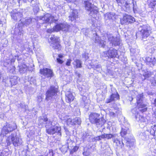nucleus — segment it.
I'll use <instances>...</instances> for the list:
<instances>
[{"label":"nucleus","instance_id":"nucleus-36","mask_svg":"<svg viewBox=\"0 0 156 156\" xmlns=\"http://www.w3.org/2000/svg\"><path fill=\"white\" fill-rule=\"evenodd\" d=\"M128 129H129L128 128H127L126 129H124L123 128H122V131L120 133V134L122 137L126 135L127 133V131Z\"/></svg>","mask_w":156,"mask_h":156},{"label":"nucleus","instance_id":"nucleus-46","mask_svg":"<svg viewBox=\"0 0 156 156\" xmlns=\"http://www.w3.org/2000/svg\"><path fill=\"white\" fill-rule=\"evenodd\" d=\"M83 57L86 60L88 58V54L87 53H84L83 54Z\"/></svg>","mask_w":156,"mask_h":156},{"label":"nucleus","instance_id":"nucleus-18","mask_svg":"<svg viewBox=\"0 0 156 156\" xmlns=\"http://www.w3.org/2000/svg\"><path fill=\"white\" fill-rule=\"evenodd\" d=\"M95 43H98L99 45L102 47H104L106 45L107 40L105 39V41L102 39H100L99 37L97 35V34L95 33Z\"/></svg>","mask_w":156,"mask_h":156},{"label":"nucleus","instance_id":"nucleus-45","mask_svg":"<svg viewBox=\"0 0 156 156\" xmlns=\"http://www.w3.org/2000/svg\"><path fill=\"white\" fill-rule=\"evenodd\" d=\"M72 60L70 59H68L66 63V65L67 66H69L70 65Z\"/></svg>","mask_w":156,"mask_h":156},{"label":"nucleus","instance_id":"nucleus-47","mask_svg":"<svg viewBox=\"0 0 156 156\" xmlns=\"http://www.w3.org/2000/svg\"><path fill=\"white\" fill-rule=\"evenodd\" d=\"M151 84L154 86H156V76H155L154 80L152 81Z\"/></svg>","mask_w":156,"mask_h":156},{"label":"nucleus","instance_id":"nucleus-25","mask_svg":"<svg viewBox=\"0 0 156 156\" xmlns=\"http://www.w3.org/2000/svg\"><path fill=\"white\" fill-rule=\"evenodd\" d=\"M78 11L76 10H74L72 13L69 16V19L71 21L74 20L77 17Z\"/></svg>","mask_w":156,"mask_h":156},{"label":"nucleus","instance_id":"nucleus-22","mask_svg":"<svg viewBox=\"0 0 156 156\" xmlns=\"http://www.w3.org/2000/svg\"><path fill=\"white\" fill-rule=\"evenodd\" d=\"M40 20L45 21V22L47 23L49 22L50 20L52 21L53 17H52L51 14L49 13H47L43 16L40 17Z\"/></svg>","mask_w":156,"mask_h":156},{"label":"nucleus","instance_id":"nucleus-34","mask_svg":"<svg viewBox=\"0 0 156 156\" xmlns=\"http://www.w3.org/2000/svg\"><path fill=\"white\" fill-rule=\"evenodd\" d=\"M15 61L14 59H11L10 60V59H8L7 61H5L4 62V65L5 66H7L9 64L11 63L12 62H14Z\"/></svg>","mask_w":156,"mask_h":156},{"label":"nucleus","instance_id":"nucleus-4","mask_svg":"<svg viewBox=\"0 0 156 156\" xmlns=\"http://www.w3.org/2000/svg\"><path fill=\"white\" fill-rule=\"evenodd\" d=\"M85 9L90 12V14L94 18H96L98 13V8L88 1L85 2Z\"/></svg>","mask_w":156,"mask_h":156},{"label":"nucleus","instance_id":"nucleus-35","mask_svg":"<svg viewBox=\"0 0 156 156\" xmlns=\"http://www.w3.org/2000/svg\"><path fill=\"white\" fill-rule=\"evenodd\" d=\"M151 72L147 71H146V72H145L143 74V76H144L145 79L148 78L151 76Z\"/></svg>","mask_w":156,"mask_h":156},{"label":"nucleus","instance_id":"nucleus-11","mask_svg":"<svg viewBox=\"0 0 156 156\" xmlns=\"http://www.w3.org/2000/svg\"><path fill=\"white\" fill-rule=\"evenodd\" d=\"M16 128V124H13V125L6 124L5 126L3 127L2 129L1 135L3 136H5L10 132H11Z\"/></svg>","mask_w":156,"mask_h":156},{"label":"nucleus","instance_id":"nucleus-31","mask_svg":"<svg viewBox=\"0 0 156 156\" xmlns=\"http://www.w3.org/2000/svg\"><path fill=\"white\" fill-rule=\"evenodd\" d=\"M10 81L12 86L16 85L18 83V78L16 76H14L10 78Z\"/></svg>","mask_w":156,"mask_h":156},{"label":"nucleus","instance_id":"nucleus-53","mask_svg":"<svg viewBox=\"0 0 156 156\" xmlns=\"http://www.w3.org/2000/svg\"><path fill=\"white\" fill-rule=\"evenodd\" d=\"M58 57L60 58H62L64 57V56L63 54H60L58 55Z\"/></svg>","mask_w":156,"mask_h":156},{"label":"nucleus","instance_id":"nucleus-5","mask_svg":"<svg viewBox=\"0 0 156 156\" xmlns=\"http://www.w3.org/2000/svg\"><path fill=\"white\" fill-rule=\"evenodd\" d=\"M134 93L135 95H137L136 99L138 109L142 112L146 111L147 110L146 106L142 102L143 94H138V92L136 91Z\"/></svg>","mask_w":156,"mask_h":156},{"label":"nucleus","instance_id":"nucleus-60","mask_svg":"<svg viewBox=\"0 0 156 156\" xmlns=\"http://www.w3.org/2000/svg\"><path fill=\"white\" fill-rule=\"evenodd\" d=\"M116 1H117V2L118 3H119V2H121L122 1H120V0H116Z\"/></svg>","mask_w":156,"mask_h":156},{"label":"nucleus","instance_id":"nucleus-15","mask_svg":"<svg viewBox=\"0 0 156 156\" xmlns=\"http://www.w3.org/2000/svg\"><path fill=\"white\" fill-rule=\"evenodd\" d=\"M135 21L134 18L130 15H125L123 16V18L121 20V23L124 24L125 23H132Z\"/></svg>","mask_w":156,"mask_h":156},{"label":"nucleus","instance_id":"nucleus-6","mask_svg":"<svg viewBox=\"0 0 156 156\" xmlns=\"http://www.w3.org/2000/svg\"><path fill=\"white\" fill-rule=\"evenodd\" d=\"M61 119L64 120L68 126H71L77 124L80 125L81 123L80 118L78 117H76L72 120L70 119L69 116L66 115L64 117H62Z\"/></svg>","mask_w":156,"mask_h":156},{"label":"nucleus","instance_id":"nucleus-20","mask_svg":"<svg viewBox=\"0 0 156 156\" xmlns=\"http://www.w3.org/2000/svg\"><path fill=\"white\" fill-rule=\"evenodd\" d=\"M74 99V96L72 93L69 91L66 92V100L67 102L69 103L73 101Z\"/></svg>","mask_w":156,"mask_h":156},{"label":"nucleus","instance_id":"nucleus-41","mask_svg":"<svg viewBox=\"0 0 156 156\" xmlns=\"http://www.w3.org/2000/svg\"><path fill=\"white\" fill-rule=\"evenodd\" d=\"M151 62H150V64H151H151L154 65L156 62V59L154 57L153 58H151Z\"/></svg>","mask_w":156,"mask_h":156},{"label":"nucleus","instance_id":"nucleus-38","mask_svg":"<svg viewBox=\"0 0 156 156\" xmlns=\"http://www.w3.org/2000/svg\"><path fill=\"white\" fill-rule=\"evenodd\" d=\"M146 60L147 64H148V65L151 66L150 62L151 61V58L149 57H147L146 59Z\"/></svg>","mask_w":156,"mask_h":156},{"label":"nucleus","instance_id":"nucleus-37","mask_svg":"<svg viewBox=\"0 0 156 156\" xmlns=\"http://www.w3.org/2000/svg\"><path fill=\"white\" fill-rule=\"evenodd\" d=\"M79 89L80 91H83V92H86V90L87 89L85 86L84 85H80L79 87Z\"/></svg>","mask_w":156,"mask_h":156},{"label":"nucleus","instance_id":"nucleus-52","mask_svg":"<svg viewBox=\"0 0 156 156\" xmlns=\"http://www.w3.org/2000/svg\"><path fill=\"white\" fill-rule=\"evenodd\" d=\"M126 8V10H129V8H130V4H129L128 5H127V6H126L125 7Z\"/></svg>","mask_w":156,"mask_h":156},{"label":"nucleus","instance_id":"nucleus-26","mask_svg":"<svg viewBox=\"0 0 156 156\" xmlns=\"http://www.w3.org/2000/svg\"><path fill=\"white\" fill-rule=\"evenodd\" d=\"M116 16L114 13H107L105 15V19H112L114 20L115 19Z\"/></svg>","mask_w":156,"mask_h":156},{"label":"nucleus","instance_id":"nucleus-49","mask_svg":"<svg viewBox=\"0 0 156 156\" xmlns=\"http://www.w3.org/2000/svg\"><path fill=\"white\" fill-rule=\"evenodd\" d=\"M130 4L128 2V1H126L125 3L123 4V5L125 6V7L127 6V5H128L129 4Z\"/></svg>","mask_w":156,"mask_h":156},{"label":"nucleus","instance_id":"nucleus-23","mask_svg":"<svg viewBox=\"0 0 156 156\" xmlns=\"http://www.w3.org/2000/svg\"><path fill=\"white\" fill-rule=\"evenodd\" d=\"M119 98V95L117 92H116V94H112L110 98L107 100L106 102L107 103H108L112 101H115Z\"/></svg>","mask_w":156,"mask_h":156},{"label":"nucleus","instance_id":"nucleus-19","mask_svg":"<svg viewBox=\"0 0 156 156\" xmlns=\"http://www.w3.org/2000/svg\"><path fill=\"white\" fill-rule=\"evenodd\" d=\"M32 20V19L30 18H27V19H21L20 20L18 26L20 25V26H22L23 25L27 26L31 23Z\"/></svg>","mask_w":156,"mask_h":156},{"label":"nucleus","instance_id":"nucleus-33","mask_svg":"<svg viewBox=\"0 0 156 156\" xmlns=\"http://www.w3.org/2000/svg\"><path fill=\"white\" fill-rule=\"evenodd\" d=\"M149 5L150 7L154 9L155 6H156V0H151Z\"/></svg>","mask_w":156,"mask_h":156},{"label":"nucleus","instance_id":"nucleus-1","mask_svg":"<svg viewBox=\"0 0 156 156\" xmlns=\"http://www.w3.org/2000/svg\"><path fill=\"white\" fill-rule=\"evenodd\" d=\"M48 119L46 116L43 117V118L41 117L39 118V123L41 124L43 123L44 122H46L47 124L46 125V132L49 134H53L55 133H58L61 134L60 131L61 130L60 126L58 125H55V122H50L48 121Z\"/></svg>","mask_w":156,"mask_h":156},{"label":"nucleus","instance_id":"nucleus-12","mask_svg":"<svg viewBox=\"0 0 156 156\" xmlns=\"http://www.w3.org/2000/svg\"><path fill=\"white\" fill-rule=\"evenodd\" d=\"M41 74L43 75L45 77L51 78L53 76V73L52 70L46 68H44L40 70Z\"/></svg>","mask_w":156,"mask_h":156},{"label":"nucleus","instance_id":"nucleus-61","mask_svg":"<svg viewBox=\"0 0 156 156\" xmlns=\"http://www.w3.org/2000/svg\"><path fill=\"white\" fill-rule=\"evenodd\" d=\"M23 33L22 32H21L20 31L18 33V34L20 35H21V34H22Z\"/></svg>","mask_w":156,"mask_h":156},{"label":"nucleus","instance_id":"nucleus-44","mask_svg":"<svg viewBox=\"0 0 156 156\" xmlns=\"http://www.w3.org/2000/svg\"><path fill=\"white\" fill-rule=\"evenodd\" d=\"M54 31H56L54 29V27H53V29H48L47 30V32L50 33H51L52 32Z\"/></svg>","mask_w":156,"mask_h":156},{"label":"nucleus","instance_id":"nucleus-62","mask_svg":"<svg viewBox=\"0 0 156 156\" xmlns=\"http://www.w3.org/2000/svg\"><path fill=\"white\" fill-rule=\"evenodd\" d=\"M15 67L14 66H13L12 69L13 70H15Z\"/></svg>","mask_w":156,"mask_h":156},{"label":"nucleus","instance_id":"nucleus-32","mask_svg":"<svg viewBox=\"0 0 156 156\" xmlns=\"http://www.w3.org/2000/svg\"><path fill=\"white\" fill-rule=\"evenodd\" d=\"M131 55H137L139 52V50L138 49H134L133 48H131L130 49Z\"/></svg>","mask_w":156,"mask_h":156},{"label":"nucleus","instance_id":"nucleus-56","mask_svg":"<svg viewBox=\"0 0 156 156\" xmlns=\"http://www.w3.org/2000/svg\"><path fill=\"white\" fill-rule=\"evenodd\" d=\"M76 0H69V2H74L76 1Z\"/></svg>","mask_w":156,"mask_h":156},{"label":"nucleus","instance_id":"nucleus-24","mask_svg":"<svg viewBox=\"0 0 156 156\" xmlns=\"http://www.w3.org/2000/svg\"><path fill=\"white\" fill-rule=\"evenodd\" d=\"M135 118L137 121L141 122H146L147 121V119H146L143 116L140 115L138 113L135 115Z\"/></svg>","mask_w":156,"mask_h":156},{"label":"nucleus","instance_id":"nucleus-10","mask_svg":"<svg viewBox=\"0 0 156 156\" xmlns=\"http://www.w3.org/2000/svg\"><path fill=\"white\" fill-rule=\"evenodd\" d=\"M58 90V87L52 86L51 87L46 93V100L48 101L52 98V97L57 94Z\"/></svg>","mask_w":156,"mask_h":156},{"label":"nucleus","instance_id":"nucleus-9","mask_svg":"<svg viewBox=\"0 0 156 156\" xmlns=\"http://www.w3.org/2000/svg\"><path fill=\"white\" fill-rule=\"evenodd\" d=\"M107 37L108 40L112 44V45L116 46L119 45L120 44V39L118 37L113 36L112 34H109L106 35L102 38L104 39V38Z\"/></svg>","mask_w":156,"mask_h":156},{"label":"nucleus","instance_id":"nucleus-27","mask_svg":"<svg viewBox=\"0 0 156 156\" xmlns=\"http://www.w3.org/2000/svg\"><path fill=\"white\" fill-rule=\"evenodd\" d=\"M126 146L128 147L129 150L130 149L131 147L134 144V140L133 139L128 138L126 140Z\"/></svg>","mask_w":156,"mask_h":156},{"label":"nucleus","instance_id":"nucleus-28","mask_svg":"<svg viewBox=\"0 0 156 156\" xmlns=\"http://www.w3.org/2000/svg\"><path fill=\"white\" fill-rule=\"evenodd\" d=\"M133 11L134 13H138L142 17L145 16V12L144 11L140 10L139 8L135 7L134 3H133Z\"/></svg>","mask_w":156,"mask_h":156},{"label":"nucleus","instance_id":"nucleus-17","mask_svg":"<svg viewBox=\"0 0 156 156\" xmlns=\"http://www.w3.org/2000/svg\"><path fill=\"white\" fill-rule=\"evenodd\" d=\"M11 15L12 18L14 20L19 19L23 16L21 12H19L16 9L13 10L11 12Z\"/></svg>","mask_w":156,"mask_h":156},{"label":"nucleus","instance_id":"nucleus-14","mask_svg":"<svg viewBox=\"0 0 156 156\" xmlns=\"http://www.w3.org/2000/svg\"><path fill=\"white\" fill-rule=\"evenodd\" d=\"M104 56L105 57L108 56V58H114L119 57L118 55L117 51L114 49L110 48L108 51V54L105 52L104 53Z\"/></svg>","mask_w":156,"mask_h":156},{"label":"nucleus","instance_id":"nucleus-64","mask_svg":"<svg viewBox=\"0 0 156 156\" xmlns=\"http://www.w3.org/2000/svg\"><path fill=\"white\" fill-rule=\"evenodd\" d=\"M86 98L85 97H83V99H84Z\"/></svg>","mask_w":156,"mask_h":156},{"label":"nucleus","instance_id":"nucleus-54","mask_svg":"<svg viewBox=\"0 0 156 156\" xmlns=\"http://www.w3.org/2000/svg\"><path fill=\"white\" fill-rule=\"evenodd\" d=\"M92 26L95 27H97V25L96 23H95V22H94L93 24H92Z\"/></svg>","mask_w":156,"mask_h":156},{"label":"nucleus","instance_id":"nucleus-40","mask_svg":"<svg viewBox=\"0 0 156 156\" xmlns=\"http://www.w3.org/2000/svg\"><path fill=\"white\" fill-rule=\"evenodd\" d=\"M34 11L35 13H37L39 11V8L37 5L35 6L34 8Z\"/></svg>","mask_w":156,"mask_h":156},{"label":"nucleus","instance_id":"nucleus-57","mask_svg":"<svg viewBox=\"0 0 156 156\" xmlns=\"http://www.w3.org/2000/svg\"><path fill=\"white\" fill-rule=\"evenodd\" d=\"M154 104L155 106H156V98L154 100Z\"/></svg>","mask_w":156,"mask_h":156},{"label":"nucleus","instance_id":"nucleus-29","mask_svg":"<svg viewBox=\"0 0 156 156\" xmlns=\"http://www.w3.org/2000/svg\"><path fill=\"white\" fill-rule=\"evenodd\" d=\"M73 64L75 67L80 68L82 67V63L80 60L79 59H76L74 61Z\"/></svg>","mask_w":156,"mask_h":156},{"label":"nucleus","instance_id":"nucleus-42","mask_svg":"<svg viewBox=\"0 0 156 156\" xmlns=\"http://www.w3.org/2000/svg\"><path fill=\"white\" fill-rule=\"evenodd\" d=\"M79 147L78 146H76L74 147L72 149L71 151V153H73L74 152H75L76 151L79 149Z\"/></svg>","mask_w":156,"mask_h":156},{"label":"nucleus","instance_id":"nucleus-58","mask_svg":"<svg viewBox=\"0 0 156 156\" xmlns=\"http://www.w3.org/2000/svg\"><path fill=\"white\" fill-rule=\"evenodd\" d=\"M154 114L155 115V118L156 119V110L154 111Z\"/></svg>","mask_w":156,"mask_h":156},{"label":"nucleus","instance_id":"nucleus-2","mask_svg":"<svg viewBox=\"0 0 156 156\" xmlns=\"http://www.w3.org/2000/svg\"><path fill=\"white\" fill-rule=\"evenodd\" d=\"M6 142L8 145H10L12 143L15 147L18 146L22 143L21 140L19 139L16 133L9 136L7 139Z\"/></svg>","mask_w":156,"mask_h":156},{"label":"nucleus","instance_id":"nucleus-59","mask_svg":"<svg viewBox=\"0 0 156 156\" xmlns=\"http://www.w3.org/2000/svg\"><path fill=\"white\" fill-rule=\"evenodd\" d=\"M24 2H26V1H25V0H23ZM33 0H28L29 2H31Z\"/></svg>","mask_w":156,"mask_h":156},{"label":"nucleus","instance_id":"nucleus-13","mask_svg":"<svg viewBox=\"0 0 156 156\" xmlns=\"http://www.w3.org/2000/svg\"><path fill=\"white\" fill-rule=\"evenodd\" d=\"M69 28V25L66 23L58 24L54 26V29L56 32H58L61 30L63 31H67Z\"/></svg>","mask_w":156,"mask_h":156},{"label":"nucleus","instance_id":"nucleus-7","mask_svg":"<svg viewBox=\"0 0 156 156\" xmlns=\"http://www.w3.org/2000/svg\"><path fill=\"white\" fill-rule=\"evenodd\" d=\"M50 41L49 43L50 45L55 49H57L58 51L61 49V46L59 44V38L54 35H52L50 38Z\"/></svg>","mask_w":156,"mask_h":156},{"label":"nucleus","instance_id":"nucleus-55","mask_svg":"<svg viewBox=\"0 0 156 156\" xmlns=\"http://www.w3.org/2000/svg\"><path fill=\"white\" fill-rule=\"evenodd\" d=\"M101 67V66L100 65H97L96 66L95 68L96 69L100 68Z\"/></svg>","mask_w":156,"mask_h":156},{"label":"nucleus","instance_id":"nucleus-30","mask_svg":"<svg viewBox=\"0 0 156 156\" xmlns=\"http://www.w3.org/2000/svg\"><path fill=\"white\" fill-rule=\"evenodd\" d=\"M115 134H107L104 133V134L102 135V136L103 139H109L112 138L113 140V138L114 137Z\"/></svg>","mask_w":156,"mask_h":156},{"label":"nucleus","instance_id":"nucleus-21","mask_svg":"<svg viewBox=\"0 0 156 156\" xmlns=\"http://www.w3.org/2000/svg\"><path fill=\"white\" fill-rule=\"evenodd\" d=\"M19 63H20V60L18 59ZM19 71L20 73H24L28 70V68L27 66L24 64H19Z\"/></svg>","mask_w":156,"mask_h":156},{"label":"nucleus","instance_id":"nucleus-48","mask_svg":"<svg viewBox=\"0 0 156 156\" xmlns=\"http://www.w3.org/2000/svg\"><path fill=\"white\" fill-rule=\"evenodd\" d=\"M57 62L59 63L62 64L63 63V61L62 60L60 59L59 58H57Z\"/></svg>","mask_w":156,"mask_h":156},{"label":"nucleus","instance_id":"nucleus-39","mask_svg":"<svg viewBox=\"0 0 156 156\" xmlns=\"http://www.w3.org/2000/svg\"><path fill=\"white\" fill-rule=\"evenodd\" d=\"M89 136L88 134L84 133L83 136H82V138L84 140H87V138H89Z\"/></svg>","mask_w":156,"mask_h":156},{"label":"nucleus","instance_id":"nucleus-16","mask_svg":"<svg viewBox=\"0 0 156 156\" xmlns=\"http://www.w3.org/2000/svg\"><path fill=\"white\" fill-rule=\"evenodd\" d=\"M113 141L114 144L118 147L122 148L124 146L122 141L119 138L117 134H116L114 138H113Z\"/></svg>","mask_w":156,"mask_h":156},{"label":"nucleus","instance_id":"nucleus-50","mask_svg":"<svg viewBox=\"0 0 156 156\" xmlns=\"http://www.w3.org/2000/svg\"><path fill=\"white\" fill-rule=\"evenodd\" d=\"M37 98L38 101L40 102L42 101V98L41 96H39Z\"/></svg>","mask_w":156,"mask_h":156},{"label":"nucleus","instance_id":"nucleus-3","mask_svg":"<svg viewBox=\"0 0 156 156\" xmlns=\"http://www.w3.org/2000/svg\"><path fill=\"white\" fill-rule=\"evenodd\" d=\"M99 114L92 113L90 114L89 116V120L92 123H95L99 126H102L106 122V120L103 118L99 119Z\"/></svg>","mask_w":156,"mask_h":156},{"label":"nucleus","instance_id":"nucleus-63","mask_svg":"<svg viewBox=\"0 0 156 156\" xmlns=\"http://www.w3.org/2000/svg\"><path fill=\"white\" fill-rule=\"evenodd\" d=\"M2 23V21H1V20L0 19V25Z\"/></svg>","mask_w":156,"mask_h":156},{"label":"nucleus","instance_id":"nucleus-43","mask_svg":"<svg viewBox=\"0 0 156 156\" xmlns=\"http://www.w3.org/2000/svg\"><path fill=\"white\" fill-rule=\"evenodd\" d=\"M103 139L102 135L98 136L95 137L94 138V139L96 140H99Z\"/></svg>","mask_w":156,"mask_h":156},{"label":"nucleus","instance_id":"nucleus-51","mask_svg":"<svg viewBox=\"0 0 156 156\" xmlns=\"http://www.w3.org/2000/svg\"><path fill=\"white\" fill-rule=\"evenodd\" d=\"M109 115L111 116H114L115 115V113L113 112H110L109 113Z\"/></svg>","mask_w":156,"mask_h":156},{"label":"nucleus","instance_id":"nucleus-8","mask_svg":"<svg viewBox=\"0 0 156 156\" xmlns=\"http://www.w3.org/2000/svg\"><path fill=\"white\" fill-rule=\"evenodd\" d=\"M139 30L143 38L147 37L151 33V27L147 25H144L140 27Z\"/></svg>","mask_w":156,"mask_h":156}]
</instances>
